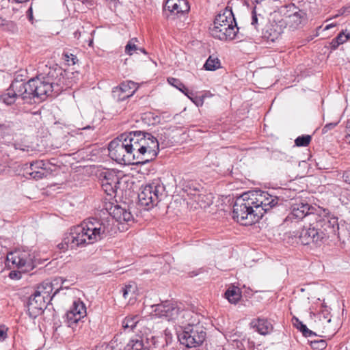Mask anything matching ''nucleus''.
<instances>
[{
	"instance_id": "nucleus-6",
	"label": "nucleus",
	"mask_w": 350,
	"mask_h": 350,
	"mask_svg": "<svg viewBox=\"0 0 350 350\" xmlns=\"http://www.w3.org/2000/svg\"><path fill=\"white\" fill-rule=\"evenodd\" d=\"M154 309L153 312L160 318H163L168 321H176L180 325H186L189 322L196 323V320H192L196 314L187 310H180L176 304L166 301L159 304L152 306Z\"/></svg>"
},
{
	"instance_id": "nucleus-7",
	"label": "nucleus",
	"mask_w": 350,
	"mask_h": 350,
	"mask_svg": "<svg viewBox=\"0 0 350 350\" xmlns=\"http://www.w3.org/2000/svg\"><path fill=\"white\" fill-rule=\"evenodd\" d=\"M189 322L186 325H180V329L177 331V336L180 343L187 348L200 347L206 338L205 327L199 323Z\"/></svg>"
},
{
	"instance_id": "nucleus-62",
	"label": "nucleus",
	"mask_w": 350,
	"mask_h": 350,
	"mask_svg": "<svg viewBox=\"0 0 350 350\" xmlns=\"http://www.w3.org/2000/svg\"><path fill=\"white\" fill-rule=\"evenodd\" d=\"M91 129V127L90 126L83 128V129Z\"/></svg>"
},
{
	"instance_id": "nucleus-5",
	"label": "nucleus",
	"mask_w": 350,
	"mask_h": 350,
	"mask_svg": "<svg viewBox=\"0 0 350 350\" xmlns=\"http://www.w3.org/2000/svg\"><path fill=\"white\" fill-rule=\"evenodd\" d=\"M134 133L139 163H146L154 160L159 152V143L157 137L145 131H135Z\"/></svg>"
},
{
	"instance_id": "nucleus-30",
	"label": "nucleus",
	"mask_w": 350,
	"mask_h": 350,
	"mask_svg": "<svg viewBox=\"0 0 350 350\" xmlns=\"http://www.w3.org/2000/svg\"><path fill=\"white\" fill-rule=\"evenodd\" d=\"M265 21V17L259 12V8L255 6L252 11L251 25L258 29V26Z\"/></svg>"
},
{
	"instance_id": "nucleus-47",
	"label": "nucleus",
	"mask_w": 350,
	"mask_h": 350,
	"mask_svg": "<svg viewBox=\"0 0 350 350\" xmlns=\"http://www.w3.org/2000/svg\"><path fill=\"white\" fill-rule=\"evenodd\" d=\"M347 133L345 135L346 142L350 144V120L347 121L346 125Z\"/></svg>"
},
{
	"instance_id": "nucleus-48",
	"label": "nucleus",
	"mask_w": 350,
	"mask_h": 350,
	"mask_svg": "<svg viewBox=\"0 0 350 350\" xmlns=\"http://www.w3.org/2000/svg\"><path fill=\"white\" fill-rule=\"evenodd\" d=\"M7 338L6 329L5 326H0V342L4 340Z\"/></svg>"
},
{
	"instance_id": "nucleus-46",
	"label": "nucleus",
	"mask_w": 350,
	"mask_h": 350,
	"mask_svg": "<svg viewBox=\"0 0 350 350\" xmlns=\"http://www.w3.org/2000/svg\"><path fill=\"white\" fill-rule=\"evenodd\" d=\"M336 40L338 41V43L340 44L345 42L348 40V37H345V34L343 31L340 32L336 37Z\"/></svg>"
},
{
	"instance_id": "nucleus-61",
	"label": "nucleus",
	"mask_w": 350,
	"mask_h": 350,
	"mask_svg": "<svg viewBox=\"0 0 350 350\" xmlns=\"http://www.w3.org/2000/svg\"><path fill=\"white\" fill-rule=\"evenodd\" d=\"M345 37H348V40L350 39V33L345 34Z\"/></svg>"
},
{
	"instance_id": "nucleus-20",
	"label": "nucleus",
	"mask_w": 350,
	"mask_h": 350,
	"mask_svg": "<svg viewBox=\"0 0 350 350\" xmlns=\"http://www.w3.org/2000/svg\"><path fill=\"white\" fill-rule=\"evenodd\" d=\"M124 147V141L119 139L118 137L109 144L108 150L111 157L116 161L127 163L126 161V152L123 148Z\"/></svg>"
},
{
	"instance_id": "nucleus-25",
	"label": "nucleus",
	"mask_w": 350,
	"mask_h": 350,
	"mask_svg": "<svg viewBox=\"0 0 350 350\" xmlns=\"http://www.w3.org/2000/svg\"><path fill=\"white\" fill-rule=\"evenodd\" d=\"M217 21L219 23L224 25L237 23L232 10L228 8H226L216 16L214 22Z\"/></svg>"
},
{
	"instance_id": "nucleus-28",
	"label": "nucleus",
	"mask_w": 350,
	"mask_h": 350,
	"mask_svg": "<svg viewBox=\"0 0 350 350\" xmlns=\"http://www.w3.org/2000/svg\"><path fill=\"white\" fill-rule=\"evenodd\" d=\"M118 87L119 90H122L123 93H125L129 98L132 96L138 88L137 84L132 81L122 82Z\"/></svg>"
},
{
	"instance_id": "nucleus-29",
	"label": "nucleus",
	"mask_w": 350,
	"mask_h": 350,
	"mask_svg": "<svg viewBox=\"0 0 350 350\" xmlns=\"http://www.w3.org/2000/svg\"><path fill=\"white\" fill-rule=\"evenodd\" d=\"M82 318L84 317L81 316V313L77 314L68 310L66 314L65 323L68 327L74 329L75 325H77Z\"/></svg>"
},
{
	"instance_id": "nucleus-19",
	"label": "nucleus",
	"mask_w": 350,
	"mask_h": 350,
	"mask_svg": "<svg viewBox=\"0 0 350 350\" xmlns=\"http://www.w3.org/2000/svg\"><path fill=\"white\" fill-rule=\"evenodd\" d=\"M47 303H49V301L34 292L29 298L27 303L29 316L36 318L46 308Z\"/></svg>"
},
{
	"instance_id": "nucleus-35",
	"label": "nucleus",
	"mask_w": 350,
	"mask_h": 350,
	"mask_svg": "<svg viewBox=\"0 0 350 350\" xmlns=\"http://www.w3.org/2000/svg\"><path fill=\"white\" fill-rule=\"evenodd\" d=\"M137 287L135 284H128L123 286L121 289L122 296L124 299H132L134 295Z\"/></svg>"
},
{
	"instance_id": "nucleus-40",
	"label": "nucleus",
	"mask_w": 350,
	"mask_h": 350,
	"mask_svg": "<svg viewBox=\"0 0 350 350\" xmlns=\"http://www.w3.org/2000/svg\"><path fill=\"white\" fill-rule=\"evenodd\" d=\"M142 118L144 120H148V124H155L160 121V118L151 112L144 113Z\"/></svg>"
},
{
	"instance_id": "nucleus-50",
	"label": "nucleus",
	"mask_w": 350,
	"mask_h": 350,
	"mask_svg": "<svg viewBox=\"0 0 350 350\" xmlns=\"http://www.w3.org/2000/svg\"><path fill=\"white\" fill-rule=\"evenodd\" d=\"M342 178L345 183L350 184V170L343 173Z\"/></svg>"
},
{
	"instance_id": "nucleus-10",
	"label": "nucleus",
	"mask_w": 350,
	"mask_h": 350,
	"mask_svg": "<svg viewBox=\"0 0 350 350\" xmlns=\"http://www.w3.org/2000/svg\"><path fill=\"white\" fill-rule=\"evenodd\" d=\"M256 209L260 211L261 218L265 213L282 205V199L271 195L267 191H258L250 193Z\"/></svg>"
},
{
	"instance_id": "nucleus-44",
	"label": "nucleus",
	"mask_w": 350,
	"mask_h": 350,
	"mask_svg": "<svg viewBox=\"0 0 350 350\" xmlns=\"http://www.w3.org/2000/svg\"><path fill=\"white\" fill-rule=\"evenodd\" d=\"M340 120L326 124L322 129V133L325 134L333 130L339 123Z\"/></svg>"
},
{
	"instance_id": "nucleus-64",
	"label": "nucleus",
	"mask_w": 350,
	"mask_h": 350,
	"mask_svg": "<svg viewBox=\"0 0 350 350\" xmlns=\"http://www.w3.org/2000/svg\"><path fill=\"white\" fill-rule=\"evenodd\" d=\"M75 37H77V36H79V33H77V31H76V32L75 33Z\"/></svg>"
},
{
	"instance_id": "nucleus-55",
	"label": "nucleus",
	"mask_w": 350,
	"mask_h": 350,
	"mask_svg": "<svg viewBox=\"0 0 350 350\" xmlns=\"http://www.w3.org/2000/svg\"><path fill=\"white\" fill-rule=\"evenodd\" d=\"M192 101L197 105V106H199V105H202L203 104V100L200 98H198L197 96H195L193 98V99L192 100Z\"/></svg>"
},
{
	"instance_id": "nucleus-60",
	"label": "nucleus",
	"mask_w": 350,
	"mask_h": 350,
	"mask_svg": "<svg viewBox=\"0 0 350 350\" xmlns=\"http://www.w3.org/2000/svg\"><path fill=\"white\" fill-rule=\"evenodd\" d=\"M137 51H141L142 53H143L144 54H147V52H146V51L144 49L139 48V49H138Z\"/></svg>"
},
{
	"instance_id": "nucleus-54",
	"label": "nucleus",
	"mask_w": 350,
	"mask_h": 350,
	"mask_svg": "<svg viewBox=\"0 0 350 350\" xmlns=\"http://www.w3.org/2000/svg\"><path fill=\"white\" fill-rule=\"evenodd\" d=\"M10 144H12L13 145V146L14 147V148L16 150H23V151H25L26 150V146H23V145H21L19 144H16V143H10Z\"/></svg>"
},
{
	"instance_id": "nucleus-58",
	"label": "nucleus",
	"mask_w": 350,
	"mask_h": 350,
	"mask_svg": "<svg viewBox=\"0 0 350 350\" xmlns=\"http://www.w3.org/2000/svg\"><path fill=\"white\" fill-rule=\"evenodd\" d=\"M336 25V24H334V23H330V24H328L327 25L324 29H323V31H325V30H328L332 27H334Z\"/></svg>"
},
{
	"instance_id": "nucleus-16",
	"label": "nucleus",
	"mask_w": 350,
	"mask_h": 350,
	"mask_svg": "<svg viewBox=\"0 0 350 350\" xmlns=\"http://www.w3.org/2000/svg\"><path fill=\"white\" fill-rule=\"evenodd\" d=\"M24 170L26 174L36 180L41 179L52 173L50 163L43 160L33 161L29 165L26 163Z\"/></svg>"
},
{
	"instance_id": "nucleus-4",
	"label": "nucleus",
	"mask_w": 350,
	"mask_h": 350,
	"mask_svg": "<svg viewBox=\"0 0 350 350\" xmlns=\"http://www.w3.org/2000/svg\"><path fill=\"white\" fill-rule=\"evenodd\" d=\"M232 217L242 225H252L261 219L260 211L256 209L250 193L238 198L234 205Z\"/></svg>"
},
{
	"instance_id": "nucleus-39",
	"label": "nucleus",
	"mask_w": 350,
	"mask_h": 350,
	"mask_svg": "<svg viewBox=\"0 0 350 350\" xmlns=\"http://www.w3.org/2000/svg\"><path fill=\"white\" fill-rule=\"evenodd\" d=\"M167 81L170 85L176 88L183 93L185 92V90H187V88L185 86V85L178 79L169 77L167 79Z\"/></svg>"
},
{
	"instance_id": "nucleus-13",
	"label": "nucleus",
	"mask_w": 350,
	"mask_h": 350,
	"mask_svg": "<svg viewBox=\"0 0 350 350\" xmlns=\"http://www.w3.org/2000/svg\"><path fill=\"white\" fill-rule=\"evenodd\" d=\"M157 347V338L153 336L136 335L126 344L124 350H154Z\"/></svg>"
},
{
	"instance_id": "nucleus-21",
	"label": "nucleus",
	"mask_w": 350,
	"mask_h": 350,
	"mask_svg": "<svg viewBox=\"0 0 350 350\" xmlns=\"http://www.w3.org/2000/svg\"><path fill=\"white\" fill-rule=\"evenodd\" d=\"M124 208L121 207L120 206L116 204V205H111L109 211V215L106 217L103 218H97V217H92L91 219H95L97 220H103V219H107L109 220L110 222L112 224V231L111 233H109L105 236V238L107 236H111L114 233L116 232V226L114 224V220L120 222L121 217L122 216V213L124 212Z\"/></svg>"
},
{
	"instance_id": "nucleus-33",
	"label": "nucleus",
	"mask_w": 350,
	"mask_h": 350,
	"mask_svg": "<svg viewBox=\"0 0 350 350\" xmlns=\"http://www.w3.org/2000/svg\"><path fill=\"white\" fill-rule=\"evenodd\" d=\"M69 311H72L75 314L81 313V316L85 317L86 315V307L83 301L80 299L74 301L72 306H71Z\"/></svg>"
},
{
	"instance_id": "nucleus-42",
	"label": "nucleus",
	"mask_w": 350,
	"mask_h": 350,
	"mask_svg": "<svg viewBox=\"0 0 350 350\" xmlns=\"http://www.w3.org/2000/svg\"><path fill=\"white\" fill-rule=\"evenodd\" d=\"M177 0H167L164 5V10L169 11L171 14L174 12V7Z\"/></svg>"
},
{
	"instance_id": "nucleus-49",
	"label": "nucleus",
	"mask_w": 350,
	"mask_h": 350,
	"mask_svg": "<svg viewBox=\"0 0 350 350\" xmlns=\"http://www.w3.org/2000/svg\"><path fill=\"white\" fill-rule=\"evenodd\" d=\"M329 312L327 310H323L321 314H320V320H321V317H323V320H325L327 323L331 321V319L328 317Z\"/></svg>"
},
{
	"instance_id": "nucleus-53",
	"label": "nucleus",
	"mask_w": 350,
	"mask_h": 350,
	"mask_svg": "<svg viewBox=\"0 0 350 350\" xmlns=\"http://www.w3.org/2000/svg\"><path fill=\"white\" fill-rule=\"evenodd\" d=\"M113 174V172H104L103 174V180L104 182H110V181H112V177L111 176H108V174Z\"/></svg>"
},
{
	"instance_id": "nucleus-26",
	"label": "nucleus",
	"mask_w": 350,
	"mask_h": 350,
	"mask_svg": "<svg viewBox=\"0 0 350 350\" xmlns=\"http://www.w3.org/2000/svg\"><path fill=\"white\" fill-rule=\"evenodd\" d=\"M225 297L231 304H237L241 297V293L238 287L232 286L227 289Z\"/></svg>"
},
{
	"instance_id": "nucleus-17",
	"label": "nucleus",
	"mask_w": 350,
	"mask_h": 350,
	"mask_svg": "<svg viewBox=\"0 0 350 350\" xmlns=\"http://www.w3.org/2000/svg\"><path fill=\"white\" fill-rule=\"evenodd\" d=\"M66 281V279H63L61 277L55 278L52 281H44L42 283L38 286L36 290L35 291V293L40 295L41 297H44L50 302L52 300L53 297L57 293H58V292L61 289V287L57 288L53 293L55 288L54 286L55 285H57L59 283L63 284Z\"/></svg>"
},
{
	"instance_id": "nucleus-31",
	"label": "nucleus",
	"mask_w": 350,
	"mask_h": 350,
	"mask_svg": "<svg viewBox=\"0 0 350 350\" xmlns=\"http://www.w3.org/2000/svg\"><path fill=\"white\" fill-rule=\"evenodd\" d=\"M190 6L189 2L187 0H177L176 5L174 7V12L172 14H183L189 11Z\"/></svg>"
},
{
	"instance_id": "nucleus-14",
	"label": "nucleus",
	"mask_w": 350,
	"mask_h": 350,
	"mask_svg": "<svg viewBox=\"0 0 350 350\" xmlns=\"http://www.w3.org/2000/svg\"><path fill=\"white\" fill-rule=\"evenodd\" d=\"M21 131L19 122L0 119V139L3 143L9 145Z\"/></svg>"
},
{
	"instance_id": "nucleus-9",
	"label": "nucleus",
	"mask_w": 350,
	"mask_h": 350,
	"mask_svg": "<svg viewBox=\"0 0 350 350\" xmlns=\"http://www.w3.org/2000/svg\"><path fill=\"white\" fill-rule=\"evenodd\" d=\"M33 259L34 256L29 251L16 250L7 254L5 265L9 269L17 268L27 272L33 268Z\"/></svg>"
},
{
	"instance_id": "nucleus-57",
	"label": "nucleus",
	"mask_w": 350,
	"mask_h": 350,
	"mask_svg": "<svg viewBox=\"0 0 350 350\" xmlns=\"http://www.w3.org/2000/svg\"><path fill=\"white\" fill-rule=\"evenodd\" d=\"M8 21L0 16V27L8 25Z\"/></svg>"
},
{
	"instance_id": "nucleus-11",
	"label": "nucleus",
	"mask_w": 350,
	"mask_h": 350,
	"mask_svg": "<svg viewBox=\"0 0 350 350\" xmlns=\"http://www.w3.org/2000/svg\"><path fill=\"white\" fill-rule=\"evenodd\" d=\"M21 87L16 85H11L5 90V92L0 95V102L10 106L14 104L18 99H21L26 103H31L32 100L36 102V98L31 96L29 92H27V89L21 91Z\"/></svg>"
},
{
	"instance_id": "nucleus-41",
	"label": "nucleus",
	"mask_w": 350,
	"mask_h": 350,
	"mask_svg": "<svg viewBox=\"0 0 350 350\" xmlns=\"http://www.w3.org/2000/svg\"><path fill=\"white\" fill-rule=\"evenodd\" d=\"M137 41V39H131L130 40L126 45L125 46V53L127 55H133V52L138 50V48L137 47L135 42Z\"/></svg>"
},
{
	"instance_id": "nucleus-18",
	"label": "nucleus",
	"mask_w": 350,
	"mask_h": 350,
	"mask_svg": "<svg viewBox=\"0 0 350 350\" xmlns=\"http://www.w3.org/2000/svg\"><path fill=\"white\" fill-rule=\"evenodd\" d=\"M284 13V21L292 28H297L299 25L306 21V12L296 7L294 4L286 7Z\"/></svg>"
},
{
	"instance_id": "nucleus-24",
	"label": "nucleus",
	"mask_w": 350,
	"mask_h": 350,
	"mask_svg": "<svg viewBox=\"0 0 350 350\" xmlns=\"http://www.w3.org/2000/svg\"><path fill=\"white\" fill-rule=\"evenodd\" d=\"M252 324L254 327H256L257 332L261 335L269 334L273 329L271 323L265 319H258L256 321H253Z\"/></svg>"
},
{
	"instance_id": "nucleus-27",
	"label": "nucleus",
	"mask_w": 350,
	"mask_h": 350,
	"mask_svg": "<svg viewBox=\"0 0 350 350\" xmlns=\"http://www.w3.org/2000/svg\"><path fill=\"white\" fill-rule=\"evenodd\" d=\"M293 321L294 326L302 333L304 336L306 338H312V336H317L314 332L309 329L305 324L299 321L298 318L293 317Z\"/></svg>"
},
{
	"instance_id": "nucleus-63",
	"label": "nucleus",
	"mask_w": 350,
	"mask_h": 350,
	"mask_svg": "<svg viewBox=\"0 0 350 350\" xmlns=\"http://www.w3.org/2000/svg\"><path fill=\"white\" fill-rule=\"evenodd\" d=\"M75 37H77V36H79V33H77V31H76V32L75 33Z\"/></svg>"
},
{
	"instance_id": "nucleus-2",
	"label": "nucleus",
	"mask_w": 350,
	"mask_h": 350,
	"mask_svg": "<svg viewBox=\"0 0 350 350\" xmlns=\"http://www.w3.org/2000/svg\"><path fill=\"white\" fill-rule=\"evenodd\" d=\"M27 75L26 70H18L14 73L11 85L21 87L19 89L21 91L27 89V92L33 96L38 101L45 100L53 93L58 94L64 88V77L60 67L49 68L47 72L41 73L27 81Z\"/></svg>"
},
{
	"instance_id": "nucleus-52",
	"label": "nucleus",
	"mask_w": 350,
	"mask_h": 350,
	"mask_svg": "<svg viewBox=\"0 0 350 350\" xmlns=\"http://www.w3.org/2000/svg\"><path fill=\"white\" fill-rule=\"evenodd\" d=\"M27 16L29 21L33 23V10L32 6L31 5L27 11Z\"/></svg>"
},
{
	"instance_id": "nucleus-51",
	"label": "nucleus",
	"mask_w": 350,
	"mask_h": 350,
	"mask_svg": "<svg viewBox=\"0 0 350 350\" xmlns=\"http://www.w3.org/2000/svg\"><path fill=\"white\" fill-rule=\"evenodd\" d=\"M340 44L338 43V41L336 40V38H334L331 42H330V48L332 50H336Z\"/></svg>"
},
{
	"instance_id": "nucleus-12",
	"label": "nucleus",
	"mask_w": 350,
	"mask_h": 350,
	"mask_svg": "<svg viewBox=\"0 0 350 350\" xmlns=\"http://www.w3.org/2000/svg\"><path fill=\"white\" fill-rule=\"evenodd\" d=\"M210 33L215 38L220 40H232L241 39L239 34V27L235 24H221L214 22L213 26L210 27Z\"/></svg>"
},
{
	"instance_id": "nucleus-34",
	"label": "nucleus",
	"mask_w": 350,
	"mask_h": 350,
	"mask_svg": "<svg viewBox=\"0 0 350 350\" xmlns=\"http://www.w3.org/2000/svg\"><path fill=\"white\" fill-rule=\"evenodd\" d=\"M108 176L112 177V181L110 182H104L102 180V187L105 192L107 193L108 195H111V193H113V186L118 183V178L114 174H109Z\"/></svg>"
},
{
	"instance_id": "nucleus-45",
	"label": "nucleus",
	"mask_w": 350,
	"mask_h": 350,
	"mask_svg": "<svg viewBox=\"0 0 350 350\" xmlns=\"http://www.w3.org/2000/svg\"><path fill=\"white\" fill-rule=\"evenodd\" d=\"M64 59L68 62V64L72 65H75L78 62L77 56L71 53H65Z\"/></svg>"
},
{
	"instance_id": "nucleus-32",
	"label": "nucleus",
	"mask_w": 350,
	"mask_h": 350,
	"mask_svg": "<svg viewBox=\"0 0 350 350\" xmlns=\"http://www.w3.org/2000/svg\"><path fill=\"white\" fill-rule=\"evenodd\" d=\"M220 67V61L219 59L212 55L209 56V57L206 61L204 64V68L206 70L213 71L217 70Z\"/></svg>"
},
{
	"instance_id": "nucleus-37",
	"label": "nucleus",
	"mask_w": 350,
	"mask_h": 350,
	"mask_svg": "<svg viewBox=\"0 0 350 350\" xmlns=\"http://www.w3.org/2000/svg\"><path fill=\"white\" fill-rule=\"evenodd\" d=\"M112 96L118 102L123 101L129 98L125 93H123L122 90H119L118 86L113 89Z\"/></svg>"
},
{
	"instance_id": "nucleus-22",
	"label": "nucleus",
	"mask_w": 350,
	"mask_h": 350,
	"mask_svg": "<svg viewBox=\"0 0 350 350\" xmlns=\"http://www.w3.org/2000/svg\"><path fill=\"white\" fill-rule=\"evenodd\" d=\"M122 324L124 331L137 332L143 327L144 321L138 315L128 316L124 318Z\"/></svg>"
},
{
	"instance_id": "nucleus-56",
	"label": "nucleus",
	"mask_w": 350,
	"mask_h": 350,
	"mask_svg": "<svg viewBox=\"0 0 350 350\" xmlns=\"http://www.w3.org/2000/svg\"><path fill=\"white\" fill-rule=\"evenodd\" d=\"M183 93H184L185 95H186L191 100L195 97L194 93L193 92L189 91L187 88V90H185V92H183Z\"/></svg>"
},
{
	"instance_id": "nucleus-59",
	"label": "nucleus",
	"mask_w": 350,
	"mask_h": 350,
	"mask_svg": "<svg viewBox=\"0 0 350 350\" xmlns=\"http://www.w3.org/2000/svg\"><path fill=\"white\" fill-rule=\"evenodd\" d=\"M17 275H18V273H16L15 271H11V272L10 273V278H12V279L16 278V277H17Z\"/></svg>"
},
{
	"instance_id": "nucleus-36",
	"label": "nucleus",
	"mask_w": 350,
	"mask_h": 350,
	"mask_svg": "<svg viewBox=\"0 0 350 350\" xmlns=\"http://www.w3.org/2000/svg\"><path fill=\"white\" fill-rule=\"evenodd\" d=\"M311 136L309 135H303L301 136L297 137L295 140V144L297 146L301 147V146H307L310 141H311Z\"/></svg>"
},
{
	"instance_id": "nucleus-23",
	"label": "nucleus",
	"mask_w": 350,
	"mask_h": 350,
	"mask_svg": "<svg viewBox=\"0 0 350 350\" xmlns=\"http://www.w3.org/2000/svg\"><path fill=\"white\" fill-rule=\"evenodd\" d=\"M280 34V28L277 24L268 23L262 29V38L268 41L274 42Z\"/></svg>"
},
{
	"instance_id": "nucleus-1",
	"label": "nucleus",
	"mask_w": 350,
	"mask_h": 350,
	"mask_svg": "<svg viewBox=\"0 0 350 350\" xmlns=\"http://www.w3.org/2000/svg\"><path fill=\"white\" fill-rule=\"evenodd\" d=\"M287 226L299 224L300 230L294 232L303 245H321L327 239L340 238L338 218L327 208L313 206L307 202L293 204L284 221Z\"/></svg>"
},
{
	"instance_id": "nucleus-3",
	"label": "nucleus",
	"mask_w": 350,
	"mask_h": 350,
	"mask_svg": "<svg viewBox=\"0 0 350 350\" xmlns=\"http://www.w3.org/2000/svg\"><path fill=\"white\" fill-rule=\"evenodd\" d=\"M112 226L107 219H88L87 221L72 228L70 233L65 234L57 247L60 250H66L94 243L105 239L106 234L111 233Z\"/></svg>"
},
{
	"instance_id": "nucleus-8",
	"label": "nucleus",
	"mask_w": 350,
	"mask_h": 350,
	"mask_svg": "<svg viewBox=\"0 0 350 350\" xmlns=\"http://www.w3.org/2000/svg\"><path fill=\"white\" fill-rule=\"evenodd\" d=\"M166 196L165 187L160 179L142 186L138 193L139 204L146 209H150Z\"/></svg>"
},
{
	"instance_id": "nucleus-15",
	"label": "nucleus",
	"mask_w": 350,
	"mask_h": 350,
	"mask_svg": "<svg viewBox=\"0 0 350 350\" xmlns=\"http://www.w3.org/2000/svg\"><path fill=\"white\" fill-rule=\"evenodd\" d=\"M119 139L124 141V147L123 148L126 152V161L128 164L138 163L139 154L135 147V139L134 131L124 133L118 137Z\"/></svg>"
},
{
	"instance_id": "nucleus-38",
	"label": "nucleus",
	"mask_w": 350,
	"mask_h": 350,
	"mask_svg": "<svg viewBox=\"0 0 350 350\" xmlns=\"http://www.w3.org/2000/svg\"><path fill=\"white\" fill-rule=\"evenodd\" d=\"M310 344L311 347L315 350H323L327 347L326 341L323 339L310 340Z\"/></svg>"
},
{
	"instance_id": "nucleus-43",
	"label": "nucleus",
	"mask_w": 350,
	"mask_h": 350,
	"mask_svg": "<svg viewBox=\"0 0 350 350\" xmlns=\"http://www.w3.org/2000/svg\"><path fill=\"white\" fill-rule=\"evenodd\" d=\"M122 213V216L121 217V219L120 221V223L122 222H129L133 220V217L130 211L124 208V212Z\"/></svg>"
}]
</instances>
